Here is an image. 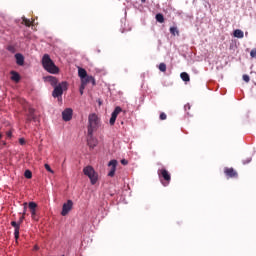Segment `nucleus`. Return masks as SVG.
<instances>
[{"label":"nucleus","mask_w":256,"mask_h":256,"mask_svg":"<svg viewBox=\"0 0 256 256\" xmlns=\"http://www.w3.org/2000/svg\"><path fill=\"white\" fill-rule=\"evenodd\" d=\"M15 59L17 65L23 66L25 64V57H23V54H16Z\"/></svg>","instance_id":"dca6fc26"},{"label":"nucleus","mask_w":256,"mask_h":256,"mask_svg":"<svg viewBox=\"0 0 256 256\" xmlns=\"http://www.w3.org/2000/svg\"><path fill=\"white\" fill-rule=\"evenodd\" d=\"M24 177H25L26 179H32V178H33V173L31 172V170H26V171L24 172Z\"/></svg>","instance_id":"b1692460"},{"label":"nucleus","mask_w":256,"mask_h":256,"mask_svg":"<svg viewBox=\"0 0 256 256\" xmlns=\"http://www.w3.org/2000/svg\"><path fill=\"white\" fill-rule=\"evenodd\" d=\"M180 77H181L182 81H186V82L190 81V77H189V74L187 72H182L180 74Z\"/></svg>","instance_id":"4be33fe9"},{"label":"nucleus","mask_w":256,"mask_h":256,"mask_svg":"<svg viewBox=\"0 0 256 256\" xmlns=\"http://www.w3.org/2000/svg\"><path fill=\"white\" fill-rule=\"evenodd\" d=\"M122 161H125V159H122Z\"/></svg>","instance_id":"58836bf2"},{"label":"nucleus","mask_w":256,"mask_h":256,"mask_svg":"<svg viewBox=\"0 0 256 256\" xmlns=\"http://www.w3.org/2000/svg\"><path fill=\"white\" fill-rule=\"evenodd\" d=\"M147 0H141V3H145Z\"/></svg>","instance_id":"e433bc0d"},{"label":"nucleus","mask_w":256,"mask_h":256,"mask_svg":"<svg viewBox=\"0 0 256 256\" xmlns=\"http://www.w3.org/2000/svg\"><path fill=\"white\" fill-rule=\"evenodd\" d=\"M71 209H73V201L68 200L67 203H64L62 206V212H61L62 217L69 215V211H71Z\"/></svg>","instance_id":"0eeeda50"},{"label":"nucleus","mask_w":256,"mask_h":256,"mask_svg":"<svg viewBox=\"0 0 256 256\" xmlns=\"http://www.w3.org/2000/svg\"><path fill=\"white\" fill-rule=\"evenodd\" d=\"M81 79V85H83L84 87H87L88 83H92L93 87H95V85H97V83L95 82V78L93 76H86L84 78H80Z\"/></svg>","instance_id":"f8f14e48"},{"label":"nucleus","mask_w":256,"mask_h":256,"mask_svg":"<svg viewBox=\"0 0 256 256\" xmlns=\"http://www.w3.org/2000/svg\"><path fill=\"white\" fill-rule=\"evenodd\" d=\"M234 37H236L237 39H243V37H245V34L243 33L242 30L236 29L234 31Z\"/></svg>","instance_id":"aec40b11"},{"label":"nucleus","mask_w":256,"mask_h":256,"mask_svg":"<svg viewBox=\"0 0 256 256\" xmlns=\"http://www.w3.org/2000/svg\"><path fill=\"white\" fill-rule=\"evenodd\" d=\"M158 176L164 187H167V185L171 183V174L169 173V171H167V169L162 168L158 170Z\"/></svg>","instance_id":"20e7f679"},{"label":"nucleus","mask_w":256,"mask_h":256,"mask_svg":"<svg viewBox=\"0 0 256 256\" xmlns=\"http://www.w3.org/2000/svg\"><path fill=\"white\" fill-rule=\"evenodd\" d=\"M184 109H185V111H187V109H191V105H189V104L185 105Z\"/></svg>","instance_id":"f704fd0d"},{"label":"nucleus","mask_w":256,"mask_h":256,"mask_svg":"<svg viewBox=\"0 0 256 256\" xmlns=\"http://www.w3.org/2000/svg\"><path fill=\"white\" fill-rule=\"evenodd\" d=\"M99 144V140L93 136V133L87 132V145L90 149H95Z\"/></svg>","instance_id":"423d86ee"},{"label":"nucleus","mask_w":256,"mask_h":256,"mask_svg":"<svg viewBox=\"0 0 256 256\" xmlns=\"http://www.w3.org/2000/svg\"><path fill=\"white\" fill-rule=\"evenodd\" d=\"M224 173L226 177H230V179H237L239 177V174L233 168H225Z\"/></svg>","instance_id":"ddd939ff"},{"label":"nucleus","mask_w":256,"mask_h":256,"mask_svg":"<svg viewBox=\"0 0 256 256\" xmlns=\"http://www.w3.org/2000/svg\"><path fill=\"white\" fill-rule=\"evenodd\" d=\"M25 143H26L25 138H19L20 145H25Z\"/></svg>","instance_id":"72a5a7b5"},{"label":"nucleus","mask_w":256,"mask_h":256,"mask_svg":"<svg viewBox=\"0 0 256 256\" xmlns=\"http://www.w3.org/2000/svg\"><path fill=\"white\" fill-rule=\"evenodd\" d=\"M165 119H167V114H165V112H162V113L160 114V120H161V121H165Z\"/></svg>","instance_id":"7c9ffc66"},{"label":"nucleus","mask_w":256,"mask_h":256,"mask_svg":"<svg viewBox=\"0 0 256 256\" xmlns=\"http://www.w3.org/2000/svg\"><path fill=\"white\" fill-rule=\"evenodd\" d=\"M6 137H7L8 139H11V138L13 137V130L7 131V132H6Z\"/></svg>","instance_id":"c85d7f7f"},{"label":"nucleus","mask_w":256,"mask_h":256,"mask_svg":"<svg viewBox=\"0 0 256 256\" xmlns=\"http://www.w3.org/2000/svg\"><path fill=\"white\" fill-rule=\"evenodd\" d=\"M37 118L35 117V109L33 108H29L28 109V117H27V121L31 122V121H35Z\"/></svg>","instance_id":"2eb2a0df"},{"label":"nucleus","mask_w":256,"mask_h":256,"mask_svg":"<svg viewBox=\"0 0 256 256\" xmlns=\"http://www.w3.org/2000/svg\"><path fill=\"white\" fill-rule=\"evenodd\" d=\"M121 111H123V109H121V107L117 106L114 111L112 112L111 114V118H110V121H109V124L111 126L115 125V121H117V117L119 115V113H121Z\"/></svg>","instance_id":"9d476101"},{"label":"nucleus","mask_w":256,"mask_h":256,"mask_svg":"<svg viewBox=\"0 0 256 256\" xmlns=\"http://www.w3.org/2000/svg\"><path fill=\"white\" fill-rule=\"evenodd\" d=\"M11 226L14 227V237L17 241V239H19V229L21 227V223L12 221Z\"/></svg>","instance_id":"4468645a"},{"label":"nucleus","mask_w":256,"mask_h":256,"mask_svg":"<svg viewBox=\"0 0 256 256\" xmlns=\"http://www.w3.org/2000/svg\"><path fill=\"white\" fill-rule=\"evenodd\" d=\"M3 137V135H1V133H0V139Z\"/></svg>","instance_id":"4c0bfd02"},{"label":"nucleus","mask_w":256,"mask_h":256,"mask_svg":"<svg viewBox=\"0 0 256 256\" xmlns=\"http://www.w3.org/2000/svg\"><path fill=\"white\" fill-rule=\"evenodd\" d=\"M101 127V118L95 113H91L88 116V126L87 131L91 135V133H95Z\"/></svg>","instance_id":"f03ea898"},{"label":"nucleus","mask_w":256,"mask_h":256,"mask_svg":"<svg viewBox=\"0 0 256 256\" xmlns=\"http://www.w3.org/2000/svg\"><path fill=\"white\" fill-rule=\"evenodd\" d=\"M26 211H27V202L24 203V212H23V215H25ZM23 219H25V216H22V217L20 218V220H19V222H18V223H20V225L23 223Z\"/></svg>","instance_id":"a878e982"},{"label":"nucleus","mask_w":256,"mask_h":256,"mask_svg":"<svg viewBox=\"0 0 256 256\" xmlns=\"http://www.w3.org/2000/svg\"><path fill=\"white\" fill-rule=\"evenodd\" d=\"M64 90H67V82H62L59 85L55 86L52 92V97H61L63 95Z\"/></svg>","instance_id":"39448f33"},{"label":"nucleus","mask_w":256,"mask_h":256,"mask_svg":"<svg viewBox=\"0 0 256 256\" xmlns=\"http://www.w3.org/2000/svg\"><path fill=\"white\" fill-rule=\"evenodd\" d=\"M84 175L90 179L91 185H95L99 181V174L92 166H86L83 169Z\"/></svg>","instance_id":"7ed1b4c3"},{"label":"nucleus","mask_w":256,"mask_h":256,"mask_svg":"<svg viewBox=\"0 0 256 256\" xmlns=\"http://www.w3.org/2000/svg\"><path fill=\"white\" fill-rule=\"evenodd\" d=\"M156 21H158V23H165V17L163 16V14H156Z\"/></svg>","instance_id":"412c9836"},{"label":"nucleus","mask_w":256,"mask_h":256,"mask_svg":"<svg viewBox=\"0 0 256 256\" xmlns=\"http://www.w3.org/2000/svg\"><path fill=\"white\" fill-rule=\"evenodd\" d=\"M44 167H45V169L48 170L49 173H54L53 169H51V166H49V164H45Z\"/></svg>","instance_id":"2f4dec72"},{"label":"nucleus","mask_w":256,"mask_h":256,"mask_svg":"<svg viewBox=\"0 0 256 256\" xmlns=\"http://www.w3.org/2000/svg\"><path fill=\"white\" fill-rule=\"evenodd\" d=\"M243 81H245V83H249V81H251V78L249 77V75L244 74L243 75Z\"/></svg>","instance_id":"cd10ccee"},{"label":"nucleus","mask_w":256,"mask_h":256,"mask_svg":"<svg viewBox=\"0 0 256 256\" xmlns=\"http://www.w3.org/2000/svg\"><path fill=\"white\" fill-rule=\"evenodd\" d=\"M28 207L30 209L32 219L34 221H39V218H37V203L29 202Z\"/></svg>","instance_id":"6e6552de"},{"label":"nucleus","mask_w":256,"mask_h":256,"mask_svg":"<svg viewBox=\"0 0 256 256\" xmlns=\"http://www.w3.org/2000/svg\"><path fill=\"white\" fill-rule=\"evenodd\" d=\"M42 65L45 71L51 73L52 75H57V73H59V67H57L55 62L51 60V56H49V54H44L42 57Z\"/></svg>","instance_id":"f257e3e1"},{"label":"nucleus","mask_w":256,"mask_h":256,"mask_svg":"<svg viewBox=\"0 0 256 256\" xmlns=\"http://www.w3.org/2000/svg\"><path fill=\"white\" fill-rule=\"evenodd\" d=\"M11 81H14L15 83H19L21 81V75L15 71H11Z\"/></svg>","instance_id":"f3484780"},{"label":"nucleus","mask_w":256,"mask_h":256,"mask_svg":"<svg viewBox=\"0 0 256 256\" xmlns=\"http://www.w3.org/2000/svg\"><path fill=\"white\" fill-rule=\"evenodd\" d=\"M122 165H128V161H121Z\"/></svg>","instance_id":"c9c22d12"},{"label":"nucleus","mask_w":256,"mask_h":256,"mask_svg":"<svg viewBox=\"0 0 256 256\" xmlns=\"http://www.w3.org/2000/svg\"><path fill=\"white\" fill-rule=\"evenodd\" d=\"M62 119H63V121H71V119H73V109L66 108L62 112Z\"/></svg>","instance_id":"9b49d317"},{"label":"nucleus","mask_w":256,"mask_h":256,"mask_svg":"<svg viewBox=\"0 0 256 256\" xmlns=\"http://www.w3.org/2000/svg\"><path fill=\"white\" fill-rule=\"evenodd\" d=\"M85 87L86 86H83V84H81L80 89H79L80 95H83V91H85Z\"/></svg>","instance_id":"473e14b6"},{"label":"nucleus","mask_w":256,"mask_h":256,"mask_svg":"<svg viewBox=\"0 0 256 256\" xmlns=\"http://www.w3.org/2000/svg\"><path fill=\"white\" fill-rule=\"evenodd\" d=\"M250 57H252V59H256V49L251 50Z\"/></svg>","instance_id":"c756f323"},{"label":"nucleus","mask_w":256,"mask_h":256,"mask_svg":"<svg viewBox=\"0 0 256 256\" xmlns=\"http://www.w3.org/2000/svg\"><path fill=\"white\" fill-rule=\"evenodd\" d=\"M159 70L162 72V73H165V71H167V65L165 63H160L159 64Z\"/></svg>","instance_id":"393cba45"},{"label":"nucleus","mask_w":256,"mask_h":256,"mask_svg":"<svg viewBox=\"0 0 256 256\" xmlns=\"http://www.w3.org/2000/svg\"><path fill=\"white\" fill-rule=\"evenodd\" d=\"M22 23L23 25H25L26 27H29L30 25H32L33 22H31V20L25 18V17H22Z\"/></svg>","instance_id":"5701e85b"},{"label":"nucleus","mask_w":256,"mask_h":256,"mask_svg":"<svg viewBox=\"0 0 256 256\" xmlns=\"http://www.w3.org/2000/svg\"><path fill=\"white\" fill-rule=\"evenodd\" d=\"M45 80L48 81V83H50L52 87H55V85H57V78L55 76H47Z\"/></svg>","instance_id":"a211bd4d"},{"label":"nucleus","mask_w":256,"mask_h":256,"mask_svg":"<svg viewBox=\"0 0 256 256\" xmlns=\"http://www.w3.org/2000/svg\"><path fill=\"white\" fill-rule=\"evenodd\" d=\"M170 33L171 35H179V30L177 29V27H171Z\"/></svg>","instance_id":"bb28decb"},{"label":"nucleus","mask_w":256,"mask_h":256,"mask_svg":"<svg viewBox=\"0 0 256 256\" xmlns=\"http://www.w3.org/2000/svg\"><path fill=\"white\" fill-rule=\"evenodd\" d=\"M117 171V161H110L108 163V177H115Z\"/></svg>","instance_id":"1a4fd4ad"},{"label":"nucleus","mask_w":256,"mask_h":256,"mask_svg":"<svg viewBox=\"0 0 256 256\" xmlns=\"http://www.w3.org/2000/svg\"><path fill=\"white\" fill-rule=\"evenodd\" d=\"M88 76L89 75H87V70H85V68H78V77H80V79H83Z\"/></svg>","instance_id":"6ab92c4d"}]
</instances>
